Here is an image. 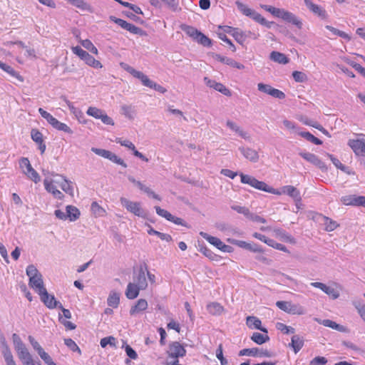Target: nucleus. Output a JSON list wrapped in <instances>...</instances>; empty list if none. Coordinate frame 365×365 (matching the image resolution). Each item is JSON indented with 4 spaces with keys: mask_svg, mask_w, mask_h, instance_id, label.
<instances>
[{
    "mask_svg": "<svg viewBox=\"0 0 365 365\" xmlns=\"http://www.w3.org/2000/svg\"><path fill=\"white\" fill-rule=\"evenodd\" d=\"M304 345L303 338L299 335H294L291 339L290 346L292 347L294 353H297Z\"/></svg>",
    "mask_w": 365,
    "mask_h": 365,
    "instance_id": "obj_33",
    "label": "nucleus"
},
{
    "mask_svg": "<svg viewBox=\"0 0 365 365\" xmlns=\"http://www.w3.org/2000/svg\"><path fill=\"white\" fill-rule=\"evenodd\" d=\"M323 224L325 227V230L328 232L334 230L339 226V224L336 221L327 217H323Z\"/></svg>",
    "mask_w": 365,
    "mask_h": 365,
    "instance_id": "obj_44",
    "label": "nucleus"
},
{
    "mask_svg": "<svg viewBox=\"0 0 365 365\" xmlns=\"http://www.w3.org/2000/svg\"><path fill=\"white\" fill-rule=\"evenodd\" d=\"M327 359L324 356H317L314 358L309 365H326Z\"/></svg>",
    "mask_w": 365,
    "mask_h": 365,
    "instance_id": "obj_64",
    "label": "nucleus"
},
{
    "mask_svg": "<svg viewBox=\"0 0 365 365\" xmlns=\"http://www.w3.org/2000/svg\"><path fill=\"white\" fill-rule=\"evenodd\" d=\"M257 88L259 91L270 95L274 98L278 99H283L285 98V94L282 91L272 88L270 85L259 83L257 84Z\"/></svg>",
    "mask_w": 365,
    "mask_h": 365,
    "instance_id": "obj_15",
    "label": "nucleus"
},
{
    "mask_svg": "<svg viewBox=\"0 0 365 365\" xmlns=\"http://www.w3.org/2000/svg\"><path fill=\"white\" fill-rule=\"evenodd\" d=\"M56 178L53 179V182L58 185L64 192L69 194L70 195H73V187L72 182L68 181L65 177L62 175H56Z\"/></svg>",
    "mask_w": 365,
    "mask_h": 365,
    "instance_id": "obj_21",
    "label": "nucleus"
},
{
    "mask_svg": "<svg viewBox=\"0 0 365 365\" xmlns=\"http://www.w3.org/2000/svg\"><path fill=\"white\" fill-rule=\"evenodd\" d=\"M91 209L93 214L96 217L103 216L106 213V210L101 207L96 202H92Z\"/></svg>",
    "mask_w": 365,
    "mask_h": 365,
    "instance_id": "obj_49",
    "label": "nucleus"
},
{
    "mask_svg": "<svg viewBox=\"0 0 365 365\" xmlns=\"http://www.w3.org/2000/svg\"><path fill=\"white\" fill-rule=\"evenodd\" d=\"M26 275L31 278H34L35 276L41 274L37 268L34 264H29L26 269Z\"/></svg>",
    "mask_w": 365,
    "mask_h": 365,
    "instance_id": "obj_55",
    "label": "nucleus"
},
{
    "mask_svg": "<svg viewBox=\"0 0 365 365\" xmlns=\"http://www.w3.org/2000/svg\"><path fill=\"white\" fill-rule=\"evenodd\" d=\"M293 78L296 82L302 83L307 78V75L301 71H295L292 73Z\"/></svg>",
    "mask_w": 365,
    "mask_h": 365,
    "instance_id": "obj_60",
    "label": "nucleus"
},
{
    "mask_svg": "<svg viewBox=\"0 0 365 365\" xmlns=\"http://www.w3.org/2000/svg\"><path fill=\"white\" fill-rule=\"evenodd\" d=\"M237 9L242 12L244 15L252 19L256 22L260 24L266 26L267 28L270 29L272 26L274 24L273 21H267L260 14L247 6L245 4H242L240 1L235 2Z\"/></svg>",
    "mask_w": 365,
    "mask_h": 365,
    "instance_id": "obj_5",
    "label": "nucleus"
},
{
    "mask_svg": "<svg viewBox=\"0 0 365 365\" xmlns=\"http://www.w3.org/2000/svg\"><path fill=\"white\" fill-rule=\"evenodd\" d=\"M258 348L244 349L240 351L239 356H262Z\"/></svg>",
    "mask_w": 365,
    "mask_h": 365,
    "instance_id": "obj_45",
    "label": "nucleus"
},
{
    "mask_svg": "<svg viewBox=\"0 0 365 365\" xmlns=\"http://www.w3.org/2000/svg\"><path fill=\"white\" fill-rule=\"evenodd\" d=\"M20 167L24 170V173L32 180L34 182H37L40 181V176L38 173L32 168L28 158H23L20 160Z\"/></svg>",
    "mask_w": 365,
    "mask_h": 365,
    "instance_id": "obj_12",
    "label": "nucleus"
},
{
    "mask_svg": "<svg viewBox=\"0 0 365 365\" xmlns=\"http://www.w3.org/2000/svg\"><path fill=\"white\" fill-rule=\"evenodd\" d=\"M148 302L144 299H140L137 301L136 304L133 306L130 309V314L132 316H135L145 310L148 308Z\"/></svg>",
    "mask_w": 365,
    "mask_h": 365,
    "instance_id": "obj_30",
    "label": "nucleus"
},
{
    "mask_svg": "<svg viewBox=\"0 0 365 365\" xmlns=\"http://www.w3.org/2000/svg\"><path fill=\"white\" fill-rule=\"evenodd\" d=\"M72 52L78 56L81 60H84L88 53L83 49H82L80 46H72L71 47Z\"/></svg>",
    "mask_w": 365,
    "mask_h": 365,
    "instance_id": "obj_54",
    "label": "nucleus"
},
{
    "mask_svg": "<svg viewBox=\"0 0 365 365\" xmlns=\"http://www.w3.org/2000/svg\"><path fill=\"white\" fill-rule=\"evenodd\" d=\"M38 112L41 115L47 120V122L52 125V127L58 130L63 131L68 134H73V130L66 123H61L54 118L51 114L44 110L43 108H38Z\"/></svg>",
    "mask_w": 365,
    "mask_h": 365,
    "instance_id": "obj_6",
    "label": "nucleus"
},
{
    "mask_svg": "<svg viewBox=\"0 0 365 365\" xmlns=\"http://www.w3.org/2000/svg\"><path fill=\"white\" fill-rule=\"evenodd\" d=\"M29 286L33 288L38 294L46 289L43 285L42 274L35 276L34 278L29 279Z\"/></svg>",
    "mask_w": 365,
    "mask_h": 365,
    "instance_id": "obj_27",
    "label": "nucleus"
},
{
    "mask_svg": "<svg viewBox=\"0 0 365 365\" xmlns=\"http://www.w3.org/2000/svg\"><path fill=\"white\" fill-rule=\"evenodd\" d=\"M67 218L70 221H76L80 216V211L78 209L73 205L66 206Z\"/></svg>",
    "mask_w": 365,
    "mask_h": 365,
    "instance_id": "obj_38",
    "label": "nucleus"
},
{
    "mask_svg": "<svg viewBox=\"0 0 365 365\" xmlns=\"http://www.w3.org/2000/svg\"><path fill=\"white\" fill-rule=\"evenodd\" d=\"M120 66L123 70L128 72L134 78L139 79L143 86L153 88L161 93H164L166 92L167 90L164 87L151 81L143 72L135 70L134 68H133L128 63L122 62L120 63Z\"/></svg>",
    "mask_w": 365,
    "mask_h": 365,
    "instance_id": "obj_3",
    "label": "nucleus"
},
{
    "mask_svg": "<svg viewBox=\"0 0 365 365\" xmlns=\"http://www.w3.org/2000/svg\"><path fill=\"white\" fill-rule=\"evenodd\" d=\"M239 150L242 155L248 160L256 163L259 160V156L257 150L249 147L241 146Z\"/></svg>",
    "mask_w": 365,
    "mask_h": 365,
    "instance_id": "obj_23",
    "label": "nucleus"
},
{
    "mask_svg": "<svg viewBox=\"0 0 365 365\" xmlns=\"http://www.w3.org/2000/svg\"><path fill=\"white\" fill-rule=\"evenodd\" d=\"M134 185H136L140 190L145 192L148 196L152 197L153 198L159 201L161 200V198L158 195L155 194L150 187L143 185L140 181H137Z\"/></svg>",
    "mask_w": 365,
    "mask_h": 365,
    "instance_id": "obj_39",
    "label": "nucleus"
},
{
    "mask_svg": "<svg viewBox=\"0 0 365 365\" xmlns=\"http://www.w3.org/2000/svg\"><path fill=\"white\" fill-rule=\"evenodd\" d=\"M12 340L19 359L21 361L24 365H29V363L31 364V361H34L32 356L28 351L19 336L16 334H13Z\"/></svg>",
    "mask_w": 365,
    "mask_h": 365,
    "instance_id": "obj_4",
    "label": "nucleus"
},
{
    "mask_svg": "<svg viewBox=\"0 0 365 365\" xmlns=\"http://www.w3.org/2000/svg\"><path fill=\"white\" fill-rule=\"evenodd\" d=\"M116 143L120 144L122 146L126 147L128 149L131 150L133 153V155L135 157L139 158L140 159L145 162L148 161V159L144 155H143L141 153H140L135 149V145L130 140L118 138L116 140Z\"/></svg>",
    "mask_w": 365,
    "mask_h": 365,
    "instance_id": "obj_25",
    "label": "nucleus"
},
{
    "mask_svg": "<svg viewBox=\"0 0 365 365\" xmlns=\"http://www.w3.org/2000/svg\"><path fill=\"white\" fill-rule=\"evenodd\" d=\"M227 242L230 243L237 245L239 247L243 248L245 250L251 251L255 253H261L263 252L264 250L262 247L255 243H250L242 240H237L235 239H227Z\"/></svg>",
    "mask_w": 365,
    "mask_h": 365,
    "instance_id": "obj_13",
    "label": "nucleus"
},
{
    "mask_svg": "<svg viewBox=\"0 0 365 365\" xmlns=\"http://www.w3.org/2000/svg\"><path fill=\"white\" fill-rule=\"evenodd\" d=\"M119 302L120 294L115 291H111L107 299L108 305L113 308H117L118 307Z\"/></svg>",
    "mask_w": 365,
    "mask_h": 365,
    "instance_id": "obj_36",
    "label": "nucleus"
},
{
    "mask_svg": "<svg viewBox=\"0 0 365 365\" xmlns=\"http://www.w3.org/2000/svg\"><path fill=\"white\" fill-rule=\"evenodd\" d=\"M269 58L272 61L281 64H287L289 62V58L284 53L278 51H272Z\"/></svg>",
    "mask_w": 365,
    "mask_h": 365,
    "instance_id": "obj_35",
    "label": "nucleus"
},
{
    "mask_svg": "<svg viewBox=\"0 0 365 365\" xmlns=\"http://www.w3.org/2000/svg\"><path fill=\"white\" fill-rule=\"evenodd\" d=\"M240 176L242 183L247 184L255 189L277 195L286 194L293 198L296 202H300L302 200L300 192L294 186L285 185L282 187L281 191H279L273 188L272 187L269 186L264 182L257 180L255 178L251 175L240 173Z\"/></svg>",
    "mask_w": 365,
    "mask_h": 365,
    "instance_id": "obj_1",
    "label": "nucleus"
},
{
    "mask_svg": "<svg viewBox=\"0 0 365 365\" xmlns=\"http://www.w3.org/2000/svg\"><path fill=\"white\" fill-rule=\"evenodd\" d=\"M200 235L205 239L209 243L216 247L220 250L224 252H232L233 248L229 245L224 244L219 238L212 237L206 232H200Z\"/></svg>",
    "mask_w": 365,
    "mask_h": 365,
    "instance_id": "obj_11",
    "label": "nucleus"
},
{
    "mask_svg": "<svg viewBox=\"0 0 365 365\" xmlns=\"http://www.w3.org/2000/svg\"><path fill=\"white\" fill-rule=\"evenodd\" d=\"M341 202L345 205L362 206L365 207V197L356 195H345L341 198Z\"/></svg>",
    "mask_w": 365,
    "mask_h": 365,
    "instance_id": "obj_16",
    "label": "nucleus"
},
{
    "mask_svg": "<svg viewBox=\"0 0 365 365\" xmlns=\"http://www.w3.org/2000/svg\"><path fill=\"white\" fill-rule=\"evenodd\" d=\"M299 155L302 157L305 160L313 164L321 170H327V166L324 163L322 162L316 155L308 152H300Z\"/></svg>",
    "mask_w": 365,
    "mask_h": 365,
    "instance_id": "obj_18",
    "label": "nucleus"
},
{
    "mask_svg": "<svg viewBox=\"0 0 365 365\" xmlns=\"http://www.w3.org/2000/svg\"><path fill=\"white\" fill-rule=\"evenodd\" d=\"M261 7L265 11L269 12L274 17L281 19L287 23L292 24L299 29H302L303 23L302 19L297 16L294 14L284 9L276 8L265 4L261 5Z\"/></svg>",
    "mask_w": 365,
    "mask_h": 365,
    "instance_id": "obj_2",
    "label": "nucleus"
},
{
    "mask_svg": "<svg viewBox=\"0 0 365 365\" xmlns=\"http://www.w3.org/2000/svg\"><path fill=\"white\" fill-rule=\"evenodd\" d=\"M145 270L146 268L144 269L143 267H140L138 272L135 273L133 276V283H135L136 285L140 287L142 290L145 289L148 286Z\"/></svg>",
    "mask_w": 365,
    "mask_h": 365,
    "instance_id": "obj_22",
    "label": "nucleus"
},
{
    "mask_svg": "<svg viewBox=\"0 0 365 365\" xmlns=\"http://www.w3.org/2000/svg\"><path fill=\"white\" fill-rule=\"evenodd\" d=\"M29 341L31 346H33V348L38 352V355H40L44 351L43 349L38 344V342L36 341L33 336H29Z\"/></svg>",
    "mask_w": 365,
    "mask_h": 365,
    "instance_id": "obj_62",
    "label": "nucleus"
},
{
    "mask_svg": "<svg viewBox=\"0 0 365 365\" xmlns=\"http://www.w3.org/2000/svg\"><path fill=\"white\" fill-rule=\"evenodd\" d=\"M205 83L210 88H212L215 90L220 92L225 96H230V91L221 83H217L214 80H211L207 77L204 78Z\"/></svg>",
    "mask_w": 365,
    "mask_h": 365,
    "instance_id": "obj_24",
    "label": "nucleus"
},
{
    "mask_svg": "<svg viewBox=\"0 0 365 365\" xmlns=\"http://www.w3.org/2000/svg\"><path fill=\"white\" fill-rule=\"evenodd\" d=\"M183 31L185 32L187 35L191 37L194 41H197L198 43L202 44L204 46L209 47L212 44L211 40L204 35L202 33L199 31L195 27L190 26H185L183 28Z\"/></svg>",
    "mask_w": 365,
    "mask_h": 365,
    "instance_id": "obj_7",
    "label": "nucleus"
},
{
    "mask_svg": "<svg viewBox=\"0 0 365 365\" xmlns=\"http://www.w3.org/2000/svg\"><path fill=\"white\" fill-rule=\"evenodd\" d=\"M120 203L128 212L133 213L138 217H144L145 213L141 208L140 203L138 202H133L125 197H120Z\"/></svg>",
    "mask_w": 365,
    "mask_h": 365,
    "instance_id": "obj_9",
    "label": "nucleus"
},
{
    "mask_svg": "<svg viewBox=\"0 0 365 365\" xmlns=\"http://www.w3.org/2000/svg\"><path fill=\"white\" fill-rule=\"evenodd\" d=\"M87 115L95 118L96 119H100L106 125H114V122L111 118H110L104 110L98 108L96 107L91 106L86 111Z\"/></svg>",
    "mask_w": 365,
    "mask_h": 365,
    "instance_id": "obj_10",
    "label": "nucleus"
},
{
    "mask_svg": "<svg viewBox=\"0 0 365 365\" xmlns=\"http://www.w3.org/2000/svg\"><path fill=\"white\" fill-rule=\"evenodd\" d=\"M0 68L11 76L18 78L21 81H23L21 76L10 66L0 61Z\"/></svg>",
    "mask_w": 365,
    "mask_h": 365,
    "instance_id": "obj_41",
    "label": "nucleus"
},
{
    "mask_svg": "<svg viewBox=\"0 0 365 365\" xmlns=\"http://www.w3.org/2000/svg\"><path fill=\"white\" fill-rule=\"evenodd\" d=\"M299 135L315 145H319L322 144V141L321 140L314 137L312 134H311L309 132H299Z\"/></svg>",
    "mask_w": 365,
    "mask_h": 365,
    "instance_id": "obj_47",
    "label": "nucleus"
},
{
    "mask_svg": "<svg viewBox=\"0 0 365 365\" xmlns=\"http://www.w3.org/2000/svg\"><path fill=\"white\" fill-rule=\"evenodd\" d=\"M282 277V282L284 283H287V281H289V284H288V286L292 287L294 290H299V287L303 285L302 284L299 283V282H297V280L294 279L293 278L290 277L288 275L283 274Z\"/></svg>",
    "mask_w": 365,
    "mask_h": 365,
    "instance_id": "obj_46",
    "label": "nucleus"
},
{
    "mask_svg": "<svg viewBox=\"0 0 365 365\" xmlns=\"http://www.w3.org/2000/svg\"><path fill=\"white\" fill-rule=\"evenodd\" d=\"M276 305L279 309L289 314L302 315L304 314V309L298 304H292L287 301H277Z\"/></svg>",
    "mask_w": 365,
    "mask_h": 365,
    "instance_id": "obj_8",
    "label": "nucleus"
},
{
    "mask_svg": "<svg viewBox=\"0 0 365 365\" xmlns=\"http://www.w3.org/2000/svg\"><path fill=\"white\" fill-rule=\"evenodd\" d=\"M168 353L170 357L178 359L184 356L186 354V350L179 342L174 341L170 344Z\"/></svg>",
    "mask_w": 365,
    "mask_h": 365,
    "instance_id": "obj_20",
    "label": "nucleus"
},
{
    "mask_svg": "<svg viewBox=\"0 0 365 365\" xmlns=\"http://www.w3.org/2000/svg\"><path fill=\"white\" fill-rule=\"evenodd\" d=\"M3 355L6 365H16L14 360L13 355L7 346L4 349Z\"/></svg>",
    "mask_w": 365,
    "mask_h": 365,
    "instance_id": "obj_50",
    "label": "nucleus"
},
{
    "mask_svg": "<svg viewBox=\"0 0 365 365\" xmlns=\"http://www.w3.org/2000/svg\"><path fill=\"white\" fill-rule=\"evenodd\" d=\"M276 328L277 330L281 331L284 334H294L295 332V329L289 326H287L286 324L277 322L276 324Z\"/></svg>",
    "mask_w": 365,
    "mask_h": 365,
    "instance_id": "obj_52",
    "label": "nucleus"
},
{
    "mask_svg": "<svg viewBox=\"0 0 365 365\" xmlns=\"http://www.w3.org/2000/svg\"><path fill=\"white\" fill-rule=\"evenodd\" d=\"M251 339L256 344L261 345L268 341L269 340V337L267 334H262L259 332H255L251 336Z\"/></svg>",
    "mask_w": 365,
    "mask_h": 365,
    "instance_id": "obj_40",
    "label": "nucleus"
},
{
    "mask_svg": "<svg viewBox=\"0 0 365 365\" xmlns=\"http://www.w3.org/2000/svg\"><path fill=\"white\" fill-rule=\"evenodd\" d=\"M348 145L351 148L354 153L359 157L365 158V140H349ZM365 163V160H364Z\"/></svg>",
    "mask_w": 365,
    "mask_h": 365,
    "instance_id": "obj_19",
    "label": "nucleus"
},
{
    "mask_svg": "<svg viewBox=\"0 0 365 365\" xmlns=\"http://www.w3.org/2000/svg\"><path fill=\"white\" fill-rule=\"evenodd\" d=\"M31 135L32 140L36 143H43V135L36 129H32L31 131Z\"/></svg>",
    "mask_w": 365,
    "mask_h": 365,
    "instance_id": "obj_57",
    "label": "nucleus"
},
{
    "mask_svg": "<svg viewBox=\"0 0 365 365\" xmlns=\"http://www.w3.org/2000/svg\"><path fill=\"white\" fill-rule=\"evenodd\" d=\"M121 113L129 119H133L135 116V109L132 105H123L120 106Z\"/></svg>",
    "mask_w": 365,
    "mask_h": 365,
    "instance_id": "obj_37",
    "label": "nucleus"
},
{
    "mask_svg": "<svg viewBox=\"0 0 365 365\" xmlns=\"http://www.w3.org/2000/svg\"><path fill=\"white\" fill-rule=\"evenodd\" d=\"M91 151L96 153V155L101 156L104 158L108 159L109 155H110V151L101 149V148H92Z\"/></svg>",
    "mask_w": 365,
    "mask_h": 365,
    "instance_id": "obj_61",
    "label": "nucleus"
},
{
    "mask_svg": "<svg viewBox=\"0 0 365 365\" xmlns=\"http://www.w3.org/2000/svg\"><path fill=\"white\" fill-rule=\"evenodd\" d=\"M140 289L141 288L135 283L129 282L125 290V296L129 299H135L138 296Z\"/></svg>",
    "mask_w": 365,
    "mask_h": 365,
    "instance_id": "obj_32",
    "label": "nucleus"
},
{
    "mask_svg": "<svg viewBox=\"0 0 365 365\" xmlns=\"http://www.w3.org/2000/svg\"><path fill=\"white\" fill-rule=\"evenodd\" d=\"M226 125L227 128H229L231 130L237 133L239 136L241 138L245 139V140H250V135L247 132L243 130L237 123L232 120H227Z\"/></svg>",
    "mask_w": 365,
    "mask_h": 365,
    "instance_id": "obj_29",
    "label": "nucleus"
},
{
    "mask_svg": "<svg viewBox=\"0 0 365 365\" xmlns=\"http://www.w3.org/2000/svg\"><path fill=\"white\" fill-rule=\"evenodd\" d=\"M110 19L121 28L130 31L131 34L138 35H142L143 34V31L140 28L137 27L132 24L128 23L123 19H118L115 16H111Z\"/></svg>",
    "mask_w": 365,
    "mask_h": 365,
    "instance_id": "obj_14",
    "label": "nucleus"
},
{
    "mask_svg": "<svg viewBox=\"0 0 365 365\" xmlns=\"http://www.w3.org/2000/svg\"><path fill=\"white\" fill-rule=\"evenodd\" d=\"M232 36L235 38V41L240 44H243L245 39L248 38L246 32H243L237 28L235 29Z\"/></svg>",
    "mask_w": 365,
    "mask_h": 365,
    "instance_id": "obj_42",
    "label": "nucleus"
},
{
    "mask_svg": "<svg viewBox=\"0 0 365 365\" xmlns=\"http://www.w3.org/2000/svg\"><path fill=\"white\" fill-rule=\"evenodd\" d=\"M324 292L329 295L333 299H336L339 297V292L331 287L326 285Z\"/></svg>",
    "mask_w": 365,
    "mask_h": 365,
    "instance_id": "obj_56",
    "label": "nucleus"
},
{
    "mask_svg": "<svg viewBox=\"0 0 365 365\" xmlns=\"http://www.w3.org/2000/svg\"><path fill=\"white\" fill-rule=\"evenodd\" d=\"M322 324L325 327L331 328V329L337 330V331H344V327L341 325H340L330 319H324L322 321Z\"/></svg>",
    "mask_w": 365,
    "mask_h": 365,
    "instance_id": "obj_51",
    "label": "nucleus"
},
{
    "mask_svg": "<svg viewBox=\"0 0 365 365\" xmlns=\"http://www.w3.org/2000/svg\"><path fill=\"white\" fill-rule=\"evenodd\" d=\"M64 344L73 351H78L81 352V350L76 343L71 339H65Z\"/></svg>",
    "mask_w": 365,
    "mask_h": 365,
    "instance_id": "obj_63",
    "label": "nucleus"
},
{
    "mask_svg": "<svg viewBox=\"0 0 365 365\" xmlns=\"http://www.w3.org/2000/svg\"><path fill=\"white\" fill-rule=\"evenodd\" d=\"M246 324H247V327L251 329H259L264 333H267V329L261 327L262 322L256 317H253V316L247 317V320H246Z\"/></svg>",
    "mask_w": 365,
    "mask_h": 365,
    "instance_id": "obj_31",
    "label": "nucleus"
},
{
    "mask_svg": "<svg viewBox=\"0 0 365 365\" xmlns=\"http://www.w3.org/2000/svg\"><path fill=\"white\" fill-rule=\"evenodd\" d=\"M304 2L306 6L315 15L323 19L327 17L326 11L322 6L314 4L310 0H304Z\"/></svg>",
    "mask_w": 365,
    "mask_h": 365,
    "instance_id": "obj_26",
    "label": "nucleus"
},
{
    "mask_svg": "<svg viewBox=\"0 0 365 365\" xmlns=\"http://www.w3.org/2000/svg\"><path fill=\"white\" fill-rule=\"evenodd\" d=\"M81 44L86 49L88 50L92 53H93L95 55H98V51L97 48L93 44V43L90 40H88V39L81 40Z\"/></svg>",
    "mask_w": 365,
    "mask_h": 365,
    "instance_id": "obj_48",
    "label": "nucleus"
},
{
    "mask_svg": "<svg viewBox=\"0 0 365 365\" xmlns=\"http://www.w3.org/2000/svg\"><path fill=\"white\" fill-rule=\"evenodd\" d=\"M83 61L89 66H91L95 68H101L103 67L102 63L95 59L89 53L86 56Z\"/></svg>",
    "mask_w": 365,
    "mask_h": 365,
    "instance_id": "obj_43",
    "label": "nucleus"
},
{
    "mask_svg": "<svg viewBox=\"0 0 365 365\" xmlns=\"http://www.w3.org/2000/svg\"><path fill=\"white\" fill-rule=\"evenodd\" d=\"M45 189L53 194V195L57 199H62L63 197V193L56 188V183L53 180H48V179L44 180L43 182Z\"/></svg>",
    "mask_w": 365,
    "mask_h": 365,
    "instance_id": "obj_28",
    "label": "nucleus"
},
{
    "mask_svg": "<svg viewBox=\"0 0 365 365\" xmlns=\"http://www.w3.org/2000/svg\"><path fill=\"white\" fill-rule=\"evenodd\" d=\"M39 296L41 297V300L48 309L61 307V303L57 301L53 295H50L46 289L41 292Z\"/></svg>",
    "mask_w": 365,
    "mask_h": 365,
    "instance_id": "obj_17",
    "label": "nucleus"
},
{
    "mask_svg": "<svg viewBox=\"0 0 365 365\" xmlns=\"http://www.w3.org/2000/svg\"><path fill=\"white\" fill-rule=\"evenodd\" d=\"M353 305L356 309L361 319L365 322V305L359 302H354Z\"/></svg>",
    "mask_w": 365,
    "mask_h": 365,
    "instance_id": "obj_53",
    "label": "nucleus"
},
{
    "mask_svg": "<svg viewBox=\"0 0 365 365\" xmlns=\"http://www.w3.org/2000/svg\"><path fill=\"white\" fill-rule=\"evenodd\" d=\"M231 208L238 213L243 214L247 218L250 217V212L248 208L240 205H232Z\"/></svg>",
    "mask_w": 365,
    "mask_h": 365,
    "instance_id": "obj_59",
    "label": "nucleus"
},
{
    "mask_svg": "<svg viewBox=\"0 0 365 365\" xmlns=\"http://www.w3.org/2000/svg\"><path fill=\"white\" fill-rule=\"evenodd\" d=\"M163 1L173 11L180 10L178 0H161Z\"/></svg>",
    "mask_w": 365,
    "mask_h": 365,
    "instance_id": "obj_58",
    "label": "nucleus"
},
{
    "mask_svg": "<svg viewBox=\"0 0 365 365\" xmlns=\"http://www.w3.org/2000/svg\"><path fill=\"white\" fill-rule=\"evenodd\" d=\"M208 312L212 315H220L223 311V307L217 302H211L207 305Z\"/></svg>",
    "mask_w": 365,
    "mask_h": 365,
    "instance_id": "obj_34",
    "label": "nucleus"
}]
</instances>
